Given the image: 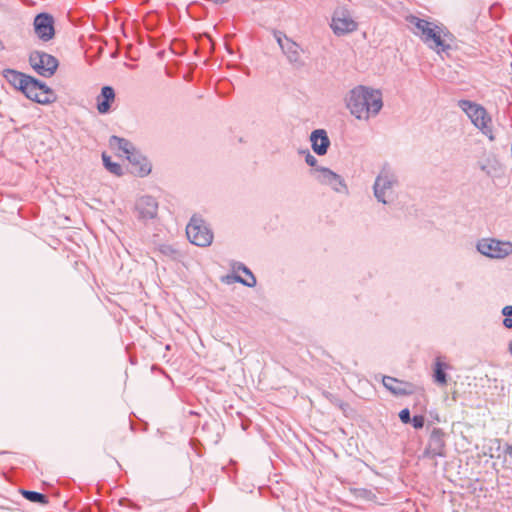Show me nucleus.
I'll use <instances>...</instances> for the list:
<instances>
[{"instance_id": "f257e3e1", "label": "nucleus", "mask_w": 512, "mask_h": 512, "mask_svg": "<svg viewBox=\"0 0 512 512\" xmlns=\"http://www.w3.org/2000/svg\"><path fill=\"white\" fill-rule=\"evenodd\" d=\"M406 21L414 27L412 32L437 54L447 53L452 49L455 36L444 25H438L415 15H408Z\"/></svg>"}, {"instance_id": "f03ea898", "label": "nucleus", "mask_w": 512, "mask_h": 512, "mask_svg": "<svg viewBox=\"0 0 512 512\" xmlns=\"http://www.w3.org/2000/svg\"><path fill=\"white\" fill-rule=\"evenodd\" d=\"M382 107L381 91L363 85L353 88L347 99V108L358 120L377 116Z\"/></svg>"}, {"instance_id": "7ed1b4c3", "label": "nucleus", "mask_w": 512, "mask_h": 512, "mask_svg": "<svg viewBox=\"0 0 512 512\" xmlns=\"http://www.w3.org/2000/svg\"><path fill=\"white\" fill-rule=\"evenodd\" d=\"M398 185V176L389 164H384L375 178L373 194L378 202L387 204L393 194V188Z\"/></svg>"}, {"instance_id": "20e7f679", "label": "nucleus", "mask_w": 512, "mask_h": 512, "mask_svg": "<svg viewBox=\"0 0 512 512\" xmlns=\"http://www.w3.org/2000/svg\"><path fill=\"white\" fill-rule=\"evenodd\" d=\"M458 106L466 113L475 127L480 129L490 140L494 139L492 129L489 125L491 118L483 106L465 99L459 100Z\"/></svg>"}, {"instance_id": "39448f33", "label": "nucleus", "mask_w": 512, "mask_h": 512, "mask_svg": "<svg viewBox=\"0 0 512 512\" xmlns=\"http://www.w3.org/2000/svg\"><path fill=\"white\" fill-rule=\"evenodd\" d=\"M22 93L28 99L42 105H48L57 100L56 93L46 83L32 76L28 79Z\"/></svg>"}, {"instance_id": "423d86ee", "label": "nucleus", "mask_w": 512, "mask_h": 512, "mask_svg": "<svg viewBox=\"0 0 512 512\" xmlns=\"http://www.w3.org/2000/svg\"><path fill=\"white\" fill-rule=\"evenodd\" d=\"M186 234L189 241L199 247L210 246L213 241L211 229L202 218L195 215L190 219L186 227Z\"/></svg>"}, {"instance_id": "0eeeda50", "label": "nucleus", "mask_w": 512, "mask_h": 512, "mask_svg": "<svg viewBox=\"0 0 512 512\" xmlns=\"http://www.w3.org/2000/svg\"><path fill=\"white\" fill-rule=\"evenodd\" d=\"M477 251L482 255L493 258L503 259L512 254V243L501 241L494 238H482L477 242Z\"/></svg>"}, {"instance_id": "6e6552de", "label": "nucleus", "mask_w": 512, "mask_h": 512, "mask_svg": "<svg viewBox=\"0 0 512 512\" xmlns=\"http://www.w3.org/2000/svg\"><path fill=\"white\" fill-rule=\"evenodd\" d=\"M29 64L38 75L45 78L52 77L59 66V62L56 57L37 50L30 53Z\"/></svg>"}, {"instance_id": "1a4fd4ad", "label": "nucleus", "mask_w": 512, "mask_h": 512, "mask_svg": "<svg viewBox=\"0 0 512 512\" xmlns=\"http://www.w3.org/2000/svg\"><path fill=\"white\" fill-rule=\"evenodd\" d=\"M330 27L336 36L350 34L358 29V23L345 7H338L332 15Z\"/></svg>"}, {"instance_id": "9d476101", "label": "nucleus", "mask_w": 512, "mask_h": 512, "mask_svg": "<svg viewBox=\"0 0 512 512\" xmlns=\"http://www.w3.org/2000/svg\"><path fill=\"white\" fill-rule=\"evenodd\" d=\"M310 173L320 184L329 186L337 193L348 194V187L343 177L329 168L315 167Z\"/></svg>"}, {"instance_id": "9b49d317", "label": "nucleus", "mask_w": 512, "mask_h": 512, "mask_svg": "<svg viewBox=\"0 0 512 512\" xmlns=\"http://www.w3.org/2000/svg\"><path fill=\"white\" fill-rule=\"evenodd\" d=\"M275 37L288 62L295 68L303 67L304 61L301 57L303 49L300 45L282 32H276Z\"/></svg>"}, {"instance_id": "f8f14e48", "label": "nucleus", "mask_w": 512, "mask_h": 512, "mask_svg": "<svg viewBox=\"0 0 512 512\" xmlns=\"http://www.w3.org/2000/svg\"><path fill=\"white\" fill-rule=\"evenodd\" d=\"M54 17L49 13H39L33 21L34 32L43 42H48L55 36Z\"/></svg>"}, {"instance_id": "ddd939ff", "label": "nucleus", "mask_w": 512, "mask_h": 512, "mask_svg": "<svg viewBox=\"0 0 512 512\" xmlns=\"http://www.w3.org/2000/svg\"><path fill=\"white\" fill-rule=\"evenodd\" d=\"M445 433L441 428H434L429 436L424 456L429 458L445 456Z\"/></svg>"}, {"instance_id": "4468645a", "label": "nucleus", "mask_w": 512, "mask_h": 512, "mask_svg": "<svg viewBox=\"0 0 512 512\" xmlns=\"http://www.w3.org/2000/svg\"><path fill=\"white\" fill-rule=\"evenodd\" d=\"M135 210L139 219L151 220L157 216L158 203L152 196H142L137 200Z\"/></svg>"}, {"instance_id": "2eb2a0df", "label": "nucleus", "mask_w": 512, "mask_h": 512, "mask_svg": "<svg viewBox=\"0 0 512 512\" xmlns=\"http://www.w3.org/2000/svg\"><path fill=\"white\" fill-rule=\"evenodd\" d=\"M131 165V172L137 176L144 177L151 172V164L140 154L137 150H135L131 155L127 157Z\"/></svg>"}, {"instance_id": "dca6fc26", "label": "nucleus", "mask_w": 512, "mask_h": 512, "mask_svg": "<svg viewBox=\"0 0 512 512\" xmlns=\"http://www.w3.org/2000/svg\"><path fill=\"white\" fill-rule=\"evenodd\" d=\"M310 141L313 151L319 155H325L330 146V140L325 130H314L310 135Z\"/></svg>"}, {"instance_id": "f3484780", "label": "nucleus", "mask_w": 512, "mask_h": 512, "mask_svg": "<svg viewBox=\"0 0 512 512\" xmlns=\"http://www.w3.org/2000/svg\"><path fill=\"white\" fill-rule=\"evenodd\" d=\"M231 268H232V270L234 272L241 271L242 273H244L247 276V278L244 279V278H242L239 275L227 276L226 277L227 278V283H230L229 279H232L233 281L241 283V284H243V285H245L247 287H250V288H252V287H254L256 285L257 281H256V278H255L254 274L243 263L235 261V262H233L231 264Z\"/></svg>"}, {"instance_id": "a211bd4d", "label": "nucleus", "mask_w": 512, "mask_h": 512, "mask_svg": "<svg viewBox=\"0 0 512 512\" xmlns=\"http://www.w3.org/2000/svg\"><path fill=\"white\" fill-rule=\"evenodd\" d=\"M97 110L100 114H106L110 111L112 103L115 101V91L111 86H104L101 93L97 96Z\"/></svg>"}, {"instance_id": "6ab92c4d", "label": "nucleus", "mask_w": 512, "mask_h": 512, "mask_svg": "<svg viewBox=\"0 0 512 512\" xmlns=\"http://www.w3.org/2000/svg\"><path fill=\"white\" fill-rule=\"evenodd\" d=\"M383 385L394 395H408L412 393V385L403 381H400L394 377L384 376Z\"/></svg>"}, {"instance_id": "aec40b11", "label": "nucleus", "mask_w": 512, "mask_h": 512, "mask_svg": "<svg viewBox=\"0 0 512 512\" xmlns=\"http://www.w3.org/2000/svg\"><path fill=\"white\" fill-rule=\"evenodd\" d=\"M2 76L10 85L21 92L23 91L25 85H27L28 79H30V75L14 69H4Z\"/></svg>"}, {"instance_id": "412c9836", "label": "nucleus", "mask_w": 512, "mask_h": 512, "mask_svg": "<svg viewBox=\"0 0 512 512\" xmlns=\"http://www.w3.org/2000/svg\"><path fill=\"white\" fill-rule=\"evenodd\" d=\"M109 145L111 148L121 151L126 158L136 150L129 140L115 135L110 137Z\"/></svg>"}, {"instance_id": "4be33fe9", "label": "nucleus", "mask_w": 512, "mask_h": 512, "mask_svg": "<svg viewBox=\"0 0 512 512\" xmlns=\"http://www.w3.org/2000/svg\"><path fill=\"white\" fill-rule=\"evenodd\" d=\"M20 493L30 502L39 503L41 505H46L48 503V497L43 493L24 489L20 490Z\"/></svg>"}, {"instance_id": "5701e85b", "label": "nucleus", "mask_w": 512, "mask_h": 512, "mask_svg": "<svg viewBox=\"0 0 512 512\" xmlns=\"http://www.w3.org/2000/svg\"><path fill=\"white\" fill-rule=\"evenodd\" d=\"M156 250L170 260H177L180 257V252L170 244H158Z\"/></svg>"}, {"instance_id": "b1692460", "label": "nucleus", "mask_w": 512, "mask_h": 512, "mask_svg": "<svg viewBox=\"0 0 512 512\" xmlns=\"http://www.w3.org/2000/svg\"><path fill=\"white\" fill-rule=\"evenodd\" d=\"M446 364L440 362L439 360L435 363L434 368V379L435 382L445 385L447 383V374L445 373Z\"/></svg>"}, {"instance_id": "393cba45", "label": "nucleus", "mask_w": 512, "mask_h": 512, "mask_svg": "<svg viewBox=\"0 0 512 512\" xmlns=\"http://www.w3.org/2000/svg\"><path fill=\"white\" fill-rule=\"evenodd\" d=\"M102 159H103V164L108 171H110L111 173H113L114 175H117V176L122 175V167L120 164L112 162L110 157L107 156L106 154L102 155Z\"/></svg>"}, {"instance_id": "a878e982", "label": "nucleus", "mask_w": 512, "mask_h": 512, "mask_svg": "<svg viewBox=\"0 0 512 512\" xmlns=\"http://www.w3.org/2000/svg\"><path fill=\"white\" fill-rule=\"evenodd\" d=\"M411 423L415 429H421L424 427L425 418L423 415H414L413 418H411Z\"/></svg>"}, {"instance_id": "bb28decb", "label": "nucleus", "mask_w": 512, "mask_h": 512, "mask_svg": "<svg viewBox=\"0 0 512 512\" xmlns=\"http://www.w3.org/2000/svg\"><path fill=\"white\" fill-rule=\"evenodd\" d=\"M303 153H305V154H306V156H305V162H306L310 167H312V169H315V167H319V166L317 165V163H318L317 159H316V158H315V157H314V156H313V155H312L308 150L303 151Z\"/></svg>"}, {"instance_id": "cd10ccee", "label": "nucleus", "mask_w": 512, "mask_h": 512, "mask_svg": "<svg viewBox=\"0 0 512 512\" xmlns=\"http://www.w3.org/2000/svg\"><path fill=\"white\" fill-rule=\"evenodd\" d=\"M399 418H400L401 422L404 423V424L410 423L411 422V416H410L409 409L408 408L402 409L399 412Z\"/></svg>"}, {"instance_id": "c85d7f7f", "label": "nucleus", "mask_w": 512, "mask_h": 512, "mask_svg": "<svg viewBox=\"0 0 512 512\" xmlns=\"http://www.w3.org/2000/svg\"><path fill=\"white\" fill-rule=\"evenodd\" d=\"M502 314H503L505 317H511V316H512V306H511V305H507V306H505V307L502 309Z\"/></svg>"}, {"instance_id": "c756f323", "label": "nucleus", "mask_w": 512, "mask_h": 512, "mask_svg": "<svg viewBox=\"0 0 512 512\" xmlns=\"http://www.w3.org/2000/svg\"><path fill=\"white\" fill-rule=\"evenodd\" d=\"M503 325L506 328L511 329L512 328V318L511 317H505L504 320H503Z\"/></svg>"}, {"instance_id": "7c9ffc66", "label": "nucleus", "mask_w": 512, "mask_h": 512, "mask_svg": "<svg viewBox=\"0 0 512 512\" xmlns=\"http://www.w3.org/2000/svg\"><path fill=\"white\" fill-rule=\"evenodd\" d=\"M504 452L512 459V445H506L504 447Z\"/></svg>"}, {"instance_id": "2f4dec72", "label": "nucleus", "mask_w": 512, "mask_h": 512, "mask_svg": "<svg viewBox=\"0 0 512 512\" xmlns=\"http://www.w3.org/2000/svg\"><path fill=\"white\" fill-rule=\"evenodd\" d=\"M4 49V44L3 42L0 40V51H2Z\"/></svg>"}, {"instance_id": "473e14b6", "label": "nucleus", "mask_w": 512, "mask_h": 512, "mask_svg": "<svg viewBox=\"0 0 512 512\" xmlns=\"http://www.w3.org/2000/svg\"><path fill=\"white\" fill-rule=\"evenodd\" d=\"M509 352L512 354V341L509 343Z\"/></svg>"}]
</instances>
